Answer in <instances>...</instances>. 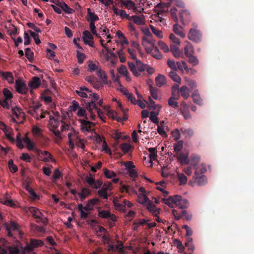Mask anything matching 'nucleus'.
I'll use <instances>...</instances> for the list:
<instances>
[{
    "mask_svg": "<svg viewBox=\"0 0 254 254\" xmlns=\"http://www.w3.org/2000/svg\"><path fill=\"white\" fill-rule=\"evenodd\" d=\"M81 122V129L84 133L89 132L92 130V127H94V124L86 120H80Z\"/></svg>",
    "mask_w": 254,
    "mask_h": 254,
    "instance_id": "nucleus-12",
    "label": "nucleus"
},
{
    "mask_svg": "<svg viewBox=\"0 0 254 254\" xmlns=\"http://www.w3.org/2000/svg\"><path fill=\"white\" fill-rule=\"evenodd\" d=\"M88 15L90 17V22H95L96 21L99 20V18L97 15L95 14V13L91 11L90 8H88Z\"/></svg>",
    "mask_w": 254,
    "mask_h": 254,
    "instance_id": "nucleus-50",
    "label": "nucleus"
},
{
    "mask_svg": "<svg viewBox=\"0 0 254 254\" xmlns=\"http://www.w3.org/2000/svg\"><path fill=\"white\" fill-rule=\"evenodd\" d=\"M88 98L90 99V100L85 102V108L88 111H92L93 109H97V106L95 102L99 100V96L96 93H91L89 94Z\"/></svg>",
    "mask_w": 254,
    "mask_h": 254,
    "instance_id": "nucleus-8",
    "label": "nucleus"
},
{
    "mask_svg": "<svg viewBox=\"0 0 254 254\" xmlns=\"http://www.w3.org/2000/svg\"><path fill=\"white\" fill-rule=\"evenodd\" d=\"M52 113H53L54 115L53 117L50 115V112H41L40 119L44 118L45 117V114H46L49 115L50 125L51 126L50 130L53 132L56 136L58 137H61L60 132L58 129H57L58 125L60 124V123L62 124L61 126V129L62 130L67 129L69 127V126L67 124H64V121L67 119L66 115H67V116L69 117L70 115H72V112H65V114L64 113V112H61V114H60V112Z\"/></svg>",
    "mask_w": 254,
    "mask_h": 254,
    "instance_id": "nucleus-1",
    "label": "nucleus"
},
{
    "mask_svg": "<svg viewBox=\"0 0 254 254\" xmlns=\"http://www.w3.org/2000/svg\"><path fill=\"white\" fill-rule=\"evenodd\" d=\"M0 76L2 77L4 79L7 81V82L12 84L13 83V76L11 72H3L2 71H0Z\"/></svg>",
    "mask_w": 254,
    "mask_h": 254,
    "instance_id": "nucleus-20",
    "label": "nucleus"
},
{
    "mask_svg": "<svg viewBox=\"0 0 254 254\" xmlns=\"http://www.w3.org/2000/svg\"><path fill=\"white\" fill-rule=\"evenodd\" d=\"M120 147L124 151V153H127L128 152L131 146L128 143H124L120 145Z\"/></svg>",
    "mask_w": 254,
    "mask_h": 254,
    "instance_id": "nucleus-57",
    "label": "nucleus"
},
{
    "mask_svg": "<svg viewBox=\"0 0 254 254\" xmlns=\"http://www.w3.org/2000/svg\"><path fill=\"white\" fill-rule=\"evenodd\" d=\"M70 107L72 109L68 110V111H76L77 110H78V111H85V110L80 108L78 103L74 100L72 101V106Z\"/></svg>",
    "mask_w": 254,
    "mask_h": 254,
    "instance_id": "nucleus-40",
    "label": "nucleus"
},
{
    "mask_svg": "<svg viewBox=\"0 0 254 254\" xmlns=\"http://www.w3.org/2000/svg\"><path fill=\"white\" fill-rule=\"evenodd\" d=\"M170 77L175 82L180 84L181 82V77L177 74L176 71L172 70L169 72Z\"/></svg>",
    "mask_w": 254,
    "mask_h": 254,
    "instance_id": "nucleus-32",
    "label": "nucleus"
},
{
    "mask_svg": "<svg viewBox=\"0 0 254 254\" xmlns=\"http://www.w3.org/2000/svg\"><path fill=\"white\" fill-rule=\"evenodd\" d=\"M189 58V62L192 65L194 66L198 64V60L196 57L192 55L187 57Z\"/></svg>",
    "mask_w": 254,
    "mask_h": 254,
    "instance_id": "nucleus-51",
    "label": "nucleus"
},
{
    "mask_svg": "<svg viewBox=\"0 0 254 254\" xmlns=\"http://www.w3.org/2000/svg\"><path fill=\"white\" fill-rule=\"evenodd\" d=\"M188 39L195 43H200L202 40V33L198 29L190 28L188 34Z\"/></svg>",
    "mask_w": 254,
    "mask_h": 254,
    "instance_id": "nucleus-6",
    "label": "nucleus"
},
{
    "mask_svg": "<svg viewBox=\"0 0 254 254\" xmlns=\"http://www.w3.org/2000/svg\"><path fill=\"white\" fill-rule=\"evenodd\" d=\"M99 202V199L97 198H94L89 200L86 205L84 206V210L91 211L93 210L94 206Z\"/></svg>",
    "mask_w": 254,
    "mask_h": 254,
    "instance_id": "nucleus-21",
    "label": "nucleus"
},
{
    "mask_svg": "<svg viewBox=\"0 0 254 254\" xmlns=\"http://www.w3.org/2000/svg\"><path fill=\"white\" fill-rule=\"evenodd\" d=\"M178 160L182 164L188 165L190 163L188 153H180L178 157Z\"/></svg>",
    "mask_w": 254,
    "mask_h": 254,
    "instance_id": "nucleus-24",
    "label": "nucleus"
},
{
    "mask_svg": "<svg viewBox=\"0 0 254 254\" xmlns=\"http://www.w3.org/2000/svg\"><path fill=\"white\" fill-rule=\"evenodd\" d=\"M193 179L194 182L196 183L198 186H204L207 182V178L204 175L193 176Z\"/></svg>",
    "mask_w": 254,
    "mask_h": 254,
    "instance_id": "nucleus-22",
    "label": "nucleus"
},
{
    "mask_svg": "<svg viewBox=\"0 0 254 254\" xmlns=\"http://www.w3.org/2000/svg\"><path fill=\"white\" fill-rule=\"evenodd\" d=\"M149 102H147L146 104L149 110H156V111H159L160 110L161 106L160 105H156L155 102L150 97H149Z\"/></svg>",
    "mask_w": 254,
    "mask_h": 254,
    "instance_id": "nucleus-26",
    "label": "nucleus"
},
{
    "mask_svg": "<svg viewBox=\"0 0 254 254\" xmlns=\"http://www.w3.org/2000/svg\"><path fill=\"white\" fill-rule=\"evenodd\" d=\"M185 55L186 57L192 55L194 53L193 48L191 44L189 42H187V45L184 48Z\"/></svg>",
    "mask_w": 254,
    "mask_h": 254,
    "instance_id": "nucleus-27",
    "label": "nucleus"
},
{
    "mask_svg": "<svg viewBox=\"0 0 254 254\" xmlns=\"http://www.w3.org/2000/svg\"><path fill=\"white\" fill-rule=\"evenodd\" d=\"M90 194L91 191L88 189L84 188L81 190V192L78 193V195L80 198L81 201H83Z\"/></svg>",
    "mask_w": 254,
    "mask_h": 254,
    "instance_id": "nucleus-33",
    "label": "nucleus"
},
{
    "mask_svg": "<svg viewBox=\"0 0 254 254\" xmlns=\"http://www.w3.org/2000/svg\"><path fill=\"white\" fill-rule=\"evenodd\" d=\"M8 165L9 169L11 173H15L17 171L18 168L17 166L14 164L13 161L12 159L8 161Z\"/></svg>",
    "mask_w": 254,
    "mask_h": 254,
    "instance_id": "nucleus-47",
    "label": "nucleus"
},
{
    "mask_svg": "<svg viewBox=\"0 0 254 254\" xmlns=\"http://www.w3.org/2000/svg\"><path fill=\"white\" fill-rule=\"evenodd\" d=\"M166 78L162 74H159L155 78V82L156 85L160 87L165 83Z\"/></svg>",
    "mask_w": 254,
    "mask_h": 254,
    "instance_id": "nucleus-30",
    "label": "nucleus"
},
{
    "mask_svg": "<svg viewBox=\"0 0 254 254\" xmlns=\"http://www.w3.org/2000/svg\"><path fill=\"white\" fill-rule=\"evenodd\" d=\"M61 8L62 9L63 11H64L66 13L71 14L74 12V10L71 8H70L64 2L62 4L61 6Z\"/></svg>",
    "mask_w": 254,
    "mask_h": 254,
    "instance_id": "nucleus-49",
    "label": "nucleus"
},
{
    "mask_svg": "<svg viewBox=\"0 0 254 254\" xmlns=\"http://www.w3.org/2000/svg\"><path fill=\"white\" fill-rule=\"evenodd\" d=\"M85 80L92 84L94 88H97L98 85L96 84L97 81V78L93 75L88 76L85 78Z\"/></svg>",
    "mask_w": 254,
    "mask_h": 254,
    "instance_id": "nucleus-42",
    "label": "nucleus"
},
{
    "mask_svg": "<svg viewBox=\"0 0 254 254\" xmlns=\"http://www.w3.org/2000/svg\"><path fill=\"white\" fill-rule=\"evenodd\" d=\"M161 201L172 208L177 206L183 209L187 208L189 206L188 200L186 198L183 199L182 196L179 195L169 196L168 198H163Z\"/></svg>",
    "mask_w": 254,
    "mask_h": 254,
    "instance_id": "nucleus-2",
    "label": "nucleus"
},
{
    "mask_svg": "<svg viewBox=\"0 0 254 254\" xmlns=\"http://www.w3.org/2000/svg\"><path fill=\"white\" fill-rule=\"evenodd\" d=\"M150 119L151 121L155 124H158L159 121L157 118V116L158 115L159 112H150Z\"/></svg>",
    "mask_w": 254,
    "mask_h": 254,
    "instance_id": "nucleus-55",
    "label": "nucleus"
},
{
    "mask_svg": "<svg viewBox=\"0 0 254 254\" xmlns=\"http://www.w3.org/2000/svg\"><path fill=\"white\" fill-rule=\"evenodd\" d=\"M83 40L85 44L88 45L91 47H94V42L93 41V36L88 30H85L83 32Z\"/></svg>",
    "mask_w": 254,
    "mask_h": 254,
    "instance_id": "nucleus-11",
    "label": "nucleus"
},
{
    "mask_svg": "<svg viewBox=\"0 0 254 254\" xmlns=\"http://www.w3.org/2000/svg\"><path fill=\"white\" fill-rule=\"evenodd\" d=\"M158 46L160 47V49L164 51L165 53H167L169 51V48L168 46L165 44L164 42L162 41H159L158 42Z\"/></svg>",
    "mask_w": 254,
    "mask_h": 254,
    "instance_id": "nucleus-53",
    "label": "nucleus"
},
{
    "mask_svg": "<svg viewBox=\"0 0 254 254\" xmlns=\"http://www.w3.org/2000/svg\"><path fill=\"white\" fill-rule=\"evenodd\" d=\"M177 177L180 183V185H184L187 183V178L184 174L182 173H178Z\"/></svg>",
    "mask_w": 254,
    "mask_h": 254,
    "instance_id": "nucleus-48",
    "label": "nucleus"
},
{
    "mask_svg": "<svg viewBox=\"0 0 254 254\" xmlns=\"http://www.w3.org/2000/svg\"><path fill=\"white\" fill-rule=\"evenodd\" d=\"M182 64L183 65L184 69L188 73H190V74H193L196 72V70L192 68H188L187 63L184 61H182Z\"/></svg>",
    "mask_w": 254,
    "mask_h": 254,
    "instance_id": "nucleus-59",
    "label": "nucleus"
},
{
    "mask_svg": "<svg viewBox=\"0 0 254 254\" xmlns=\"http://www.w3.org/2000/svg\"><path fill=\"white\" fill-rule=\"evenodd\" d=\"M4 132L7 139L12 141H14V139L11 136L12 130L10 127H8L5 130H4Z\"/></svg>",
    "mask_w": 254,
    "mask_h": 254,
    "instance_id": "nucleus-58",
    "label": "nucleus"
},
{
    "mask_svg": "<svg viewBox=\"0 0 254 254\" xmlns=\"http://www.w3.org/2000/svg\"><path fill=\"white\" fill-rule=\"evenodd\" d=\"M167 64L168 66L172 69V70L176 71L177 69V63H175L174 60L169 59L167 61Z\"/></svg>",
    "mask_w": 254,
    "mask_h": 254,
    "instance_id": "nucleus-52",
    "label": "nucleus"
},
{
    "mask_svg": "<svg viewBox=\"0 0 254 254\" xmlns=\"http://www.w3.org/2000/svg\"><path fill=\"white\" fill-rule=\"evenodd\" d=\"M121 2L128 9L135 8L134 2L130 0H121Z\"/></svg>",
    "mask_w": 254,
    "mask_h": 254,
    "instance_id": "nucleus-35",
    "label": "nucleus"
},
{
    "mask_svg": "<svg viewBox=\"0 0 254 254\" xmlns=\"http://www.w3.org/2000/svg\"><path fill=\"white\" fill-rule=\"evenodd\" d=\"M149 90L151 95V96L154 99H157L158 98L157 95V91L158 89L157 88L153 87L151 85L149 86Z\"/></svg>",
    "mask_w": 254,
    "mask_h": 254,
    "instance_id": "nucleus-64",
    "label": "nucleus"
},
{
    "mask_svg": "<svg viewBox=\"0 0 254 254\" xmlns=\"http://www.w3.org/2000/svg\"><path fill=\"white\" fill-rule=\"evenodd\" d=\"M169 38V39L170 40V41L172 43H173L175 44H177L178 46L180 45V42L179 40L174 34H173V33L170 34Z\"/></svg>",
    "mask_w": 254,
    "mask_h": 254,
    "instance_id": "nucleus-62",
    "label": "nucleus"
},
{
    "mask_svg": "<svg viewBox=\"0 0 254 254\" xmlns=\"http://www.w3.org/2000/svg\"><path fill=\"white\" fill-rule=\"evenodd\" d=\"M103 170L105 177L108 179H111L116 176V174L113 171H110L107 168H104Z\"/></svg>",
    "mask_w": 254,
    "mask_h": 254,
    "instance_id": "nucleus-43",
    "label": "nucleus"
},
{
    "mask_svg": "<svg viewBox=\"0 0 254 254\" xmlns=\"http://www.w3.org/2000/svg\"><path fill=\"white\" fill-rule=\"evenodd\" d=\"M191 97L192 98L193 101L194 103L202 106L203 104L202 99L200 97L198 91L196 89L194 90L191 94Z\"/></svg>",
    "mask_w": 254,
    "mask_h": 254,
    "instance_id": "nucleus-16",
    "label": "nucleus"
},
{
    "mask_svg": "<svg viewBox=\"0 0 254 254\" xmlns=\"http://www.w3.org/2000/svg\"><path fill=\"white\" fill-rule=\"evenodd\" d=\"M8 195L6 194L4 198L0 201V202L7 206H13L14 205L13 201L11 199H8Z\"/></svg>",
    "mask_w": 254,
    "mask_h": 254,
    "instance_id": "nucleus-45",
    "label": "nucleus"
},
{
    "mask_svg": "<svg viewBox=\"0 0 254 254\" xmlns=\"http://www.w3.org/2000/svg\"><path fill=\"white\" fill-rule=\"evenodd\" d=\"M25 55L29 62L32 63L33 60L34 53L32 51H31V49L29 48H27L25 49Z\"/></svg>",
    "mask_w": 254,
    "mask_h": 254,
    "instance_id": "nucleus-38",
    "label": "nucleus"
},
{
    "mask_svg": "<svg viewBox=\"0 0 254 254\" xmlns=\"http://www.w3.org/2000/svg\"><path fill=\"white\" fill-rule=\"evenodd\" d=\"M130 46L131 49H134L136 50L139 53H141V47L138 42L135 41H132L130 43Z\"/></svg>",
    "mask_w": 254,
    "mask_h": 254,
    "instance_id": "nucleus-61",
    "label": "nucleus"
},
{
    "mask_svg": "<svg viewBox=\"0 0 254 254\" xmlns=\"http://www.w3.org/2000/svg\"><path fill=\"white\" fill-rule=\"evenodd\" d=\"M179 16L184 25L188 24L190 21V13L188 10H182L179 13Z\"/></svg>",
    "mask_w": 254,
    "mask_h": 254,
    "instance_id": "nucleus-10",
    "label": "nucleus"
},
{
    "mask_svg": "<svg viewBox=\"0 0 254 254\" xmlns=\"http://www.w3.org/2000/svg\"><path fill=\"white\" fill-rule=\"evenodd\" d=\"M13 114L11 117V120L17 124L23 123L25 118L24 112H12Z\"/></svg>",
    "mask_w": 254,
    "mask_h": 254,
    "instance_id": "nucleus-13",
    "label": "nucleus"
},
{
    "mask_svg": "<svg viewBox=\"0 0 254 254\" xmlns=\"http://www.w3.org/2000/svg\"><path fill=\"white\" fill-rule=\"evenodd\" d=\"M111 186V183H109L108 186L106 188H102L101 190H99L98 191V193L100 197H102L104 199H107L108 198V196L107 195V190H110V187Z\"/></svg>",
    "mask_w": 254,
    "mask_h": 254,
    "instance_id": "nucleus-29",
    "label": "nucleus"
},
{
    "mask_svg": "<svg viewBox=\"0 0 254 254\" xmlns=\"http://www.w3.org/2000/svg\"><path fill=\"white\" fill-rule=\"evenodd\" d=\"M138 202L141 204H147L150 200L147 198L145 194H140L138 195Z\"/></svg>",
    "mask_w": 254,
    "mask_h": 254,
    "instance_id": "nucleus-44",
    "label": "nucleus"
},
{
    "mask_svg": "<svg viewBox=\"0 0 254 254\" xmlns=\"http://www.w3.org/2000/svg\"><path fill=\"white\" fill-rule=\"evenodd\" d=\"M128 65L130 70L135 77H138L140 75L137 71L142 72L147 68V65L138 60H136L135 64L133 63L128 62Z\"/></svg>",
    "mask_w": 254,
    "mask_h": 254,
    "instance_id": "nucleus-3",
    "label": "nucleus"
},
{
    "mask_svg": "<svg viewBox=\"0 0 254 254\" xmlns=\"http://www.w3.org/2000/svg\"><path fill=\"white\" fill-rule=\"evenodd\" d=\"M189 161L190 163L188 165L192 166L194 169L198 166V164L200 162V158L195 154H192L189 159Z\"/></svg>",
    "mask_w": 254,
    "mask_h": 254,
    "instance_id": "nucleus-19",
    "label": "nucleus"
},
{
    "mask_svg": "<svg viewBox=\"0 0 254 254\" xmlns=\"http://www.w3.org/2000/svg\"><path fill=\"white\" fill-rule=\"evenodd\" d=\"M173 31L182 38H184L186 36V33L184 32L183 27L177 23L173 26Z\"/></svg>",
    "mask_w": 254,
    "mask_h": 254,
    "instance_id": "nucleus-23",
    "label": "nucleus"
},
{
    "mask_svg": "<svg viewBox=\"0 0 254 254\" xmlns=\"http://www.w3.org/2000/svg\"><path fill=\"white\" fill-rule=\"evenodd\" d=\"M29 212L32 214L34 218L37 219V223L42 222L44 225L48 223V219L44 217V214L37 208L35 207H30L29 208Z\"/></svg>",
    "mask_w": 254,
    "mask_h": 254,
    "instance_id": "nucleus-5",
    "label": "nucleus"
},
{
    "mask_svg": "<svg viewBox=\"0 0 254 254\" xmlns=\"http://www.w3.org/2000/svg\"><path fill=\"white\" fill-rule=\"evenodd\" d=\"M98 215L102 218L109 219L113 222H115L117 220L116 215L111 213L109 211L100 210L98 211Z\"/></svg>",
    "mask_w": 254,
    "mask_h": 254,
    "instance_id": "nucleus-14",
    "label": "nucleus"
},
{
    "mask_svg": "<svg viewBox=\"0 0 254 254\" xmlns=\"http://www.w3.org/2000/svg\"><path fill=\"white\" fill-rule=\"evenodd\" d=\"M3 99L0 100V109L2 108L4 110H9L11 107V101L13 95L7 88H4L3 90Z\"/></svg>",
    "mask_w": 254,
    "mask_h": 254,
    "instance_id": "nucleus-4",
    "label": "nucleus"
},
{
    "mask_svg": "<svg viewBox=\"0 0 254 254\" xmlns=\"http://www.w3.org/2000/svg\"><path fill=\"white\" fill-rule=\"evenodd\" d=\"M149 152V157L151 160H155L157 158V150L155 148H149L148 149Z\"/></svg>",
    "mask_w": 254,
    "mask_h": 254,
    "instance_id": "nucleus-46",
    "label": "nucleus"
},
{
    "mask_svg": "<svg viewBox=\"0 0 254 254\" xmlns=\"http://www.w3.org/2000/svg\"><path fill=\"white\" fill-rule=\"evenodd\" d=\"M180 130L182 133L187 134L190 137L192 136L194 134L193 130L191 128H186L182 127L180 129Z\"/></svg>",
    "mask_w": 254,
    "mask_h": 254,
    "instance_id": "nucleus-54",
    "label": "nucleus"
},
{
    "mask_svg": "<svg viewBox=\"0 0 254 254\" xmlns=\"http://www.w3.org/2000/svg\"><path fill=\"white\" fill-rule=\"evenodd\" d=\"M117 112H107L109 117H112L113 120H117L118 122H125L127 120L128 117L126 114H125L124 117L121 118L117 117Z\"/></svg>",
    "mask_w": 254,
    "mask_h": 254,
    "instance_id": "nucleus-25",
    "label": "nucleus"
},
{
    "mask_svg": "<svg viewBox=\"0 0 254 254\" xmlns=\"http://www.w3.org/2000/svg\"><path fill=\"white\" fill-rule=\"evenodd\" d=\"M40 84L41 80L38 76L33 77L28 83L29 86L32 89H36L39 87Z\"/></svg>",
    "mask_w": 254,
    "mask_h": 254,
    "instance_id": "nucleus-18",
    "label": "nucleus"
},
{
    "mask_svg": "<svg viewBox=\"0 0 254 254\" xmlns=\"http://www.w3.org/2000/svg\"><path fill=\"white\" fill-rule=\"evenodd\" d=\"M15 88L16 92L20 94H26L28 90V88L26 84L20 78L16 80Z\"/></svg>",
    "mask_w": 254,
    "mask_h": 254,
    "instance_id": "nucleus-9",
    "label": "nucleus"
},
{
    "mask_svg": "<svg viewBox=\"0 0 254 254\" xmlns=\"http://www.w3.org/2000/svg\"><path fill=\"white\" fill-rule=\"evenodd\" d=\"M23 141L26 144L28 150L34 149V144L28 137L25 136V137L23 138Z\"/></svg>",
    "mask_w": 254,
    "mask_h": 254,
    "instance_id": "nucleus-39",
    "label": "nucleus"
},
{
    "mask_svg": "<svg viewBox=\"0 0 254 254\" xmlns=\"http://www.w3.org/2000/svg\"><path fill=\"white\" fill-rule=\"evenodd\" d=\"M129 20H132L133 22L138 25H143L145 24V20L144 16L141 15L140 16L138 15H132L130 16Z\"/></svg>",
    "mask_w": 254,
    "mask_h": 254,
    "instance_id": "nucleus-17",
    "label": "nucleus"
},
{
    "mask_svg": "<svg viewBox=\"0 0 254 254\" xmlns=\"http://www.w3.org/2000/svg\"><path fill=\"white\" fill-rule=\"evenodd\" d=\"M194 169L195 170L194 176L196 177L203 175V174L206 171V168L203 165L198 166Z\"/></svg>",
    "mask_w": 254,
    "mask_h": 254,
    "instance_id": "nucleus-31",
    "label": "nucleus"
},
{
    "mask_svg": "<svg viewBox=\"0 0 254 254\" xmlns=\"http://www.w3.org/2000/svg\"><path fill=\"white\" fill-rule=\"evenodd\" d=\"M34 151H35V152L37 153V155H40V153H42L44 155L46 156V157H48L49 158H50L52 162L55 161V160L53 158L52 155L48 151H44L42 152L38 149H35Z\"/></svg>",
    "mask_w": 254,
    "mask_h": 254,
    "instance_id": "nucleus-41",
    "label": "nucleus"
},
{
    "mask_svg": "<svg viewBox=\"0 0 254 254\" xmlns=\"http://www.w3.org/2000/svg\"><path fill=\"white\" fill-rule=\"evenodd\" d=\"M179 92L184 99H187L190 96V91L187 86H182L179 90Z\"/></svg>",
    "mask_w": 254,
    "mask_h": 254,
    "instance_id": "nucleus-28",
    "label": "nucleus"
},
{
    "mask_svg": "<svg viewBox=\"0 0 254 254\" xmlns=\"http://www.w3.org/2000/svg\"><path fill=\"white\" fill-rule=\"evenodd\" d=\"M146 206V209L151 213L154 216H157V214L160 213V209L157 208L150 200L148 201Z\"/></svg>",
    "mask_w": 254,
    "mask_h": 254,
    "instance_id": "nucleus-15",
    "label": "nucleus"
},
{
    "mask_svg": "<svg viewBox=\"0 0 254 254\" xmlns=\"http://www.w3.org/2000/svg\"><path fill=\"white\" fill-rule=\"evenodd\" d=\"M77 113L79 117H85L86 119H88L87 116H89L92 120H94L96 118L95 112H77Z\"/></svg>",
    "mask_w": 254,
    "mask_h": 254,
    "instance_id": "nucleus-34",
    "label": "nucleus"
},
{
    "mask_svg": "<svg viewBox=\"0 0 254 254\" xmlns=\"http://www.w3.org/2000/svg\"><path fill=\"white\" fill-rule=\"evenodd\" d=\"M44 245V243L40 240L31 239L30 243H26V246L23 248L24 253H29L32 252L35 248L41 247Z\"/></svg>",
    "mask_w": 254,
    "mask_h": 254,
    "instance_id": "nucleus-7",
    "label": "nucleus"
},
{
    "mask_svg": "<svg viewBox=\"0 0 254 254\" xmlns=\"http://www.w3.org/2000/svg\"><path fill=\"white\" fill-rule=\"evenodd\" d=\"M26 190L28 191L29 194L30 195V197L34 200H36L39 198L38 196L36 194L35 191L33 189L30 188L29 187H26Z\"/></svg>",
    "mask_w": 254,
    "mask_h": 254,
    "instance_id": "nucleus-60",
    "label": "nucleus"
},
{
    "mask_svg": "<svg viewBox=\"0 0 254 254\" xmlns=\"http://www.w3.org/2000/svg\"><path fill=\"white\" fill-rule=\"evenodd\" d=\"M185 246L188 248L189 251H193L194 249V247L192 243V239L188 237L185 243Z\"/></svg>",
    "mask_w": 254,
    "mask_h": 254,
    "instance_id": "nucleus-36",
    "label": "nucleus"
},
{
    "mask_svg": "<svg viewBox=\"0 0 254 254\" xmlns=\"http://www.w3.org/2000/svg\"><path fill=\"white\" fill-rule=\"evenodd\" d=\"M183 146V141L182 140L178 141L176 143H175L174 145V150L176 152L180 151Z\"/></svg>",
    "mask_w": 254,
    "mask_h": 254,
    "instance_id": "nucleus-56",
    "label": "nucleus"
},
{
    "mask_svg": "<svg viewBox=\"0 0 254 254\" xmlns=\"http://www.w3.org/2000/svg\"><path fill=\"white\" fill-rule=\"evenodd\" d=\"M107 54L106 55V60L109 61L110 59H117V56L115 53L113 52L109 48H106Z\"/></svg>",
    "mask_w": 254,
    "mask_h": 254,
    "instance_id": "nucleus-37",
    "label": "nucleus"
},
{
    "mask_svg": "<svg viewBox=\"0 0 254 254\" xmlns=\"http://www.w3.org/2000/svg\"><path fill=\"white\" fill-rule=\"evenodd\" d=\"M152 32L159 38L161 39L163 37L162 35V31L156 29L153 26H150Z\"/></svg>",
    "mask_w": 254,
    "mask_h": 254,
    "instance_id": "nucleus-63",
    "label": "nucleus"
}]
</instances>
